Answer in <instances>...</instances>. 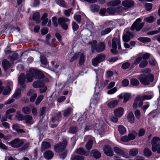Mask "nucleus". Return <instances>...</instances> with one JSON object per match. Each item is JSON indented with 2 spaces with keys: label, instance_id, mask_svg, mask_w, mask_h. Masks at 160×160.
I'll return each instance as SVG.
<instances>
[{
  "label": "nucleus",
  "instance_id": "f3484780",
  "mask_svg": "<svg viewBox=\"0 0 160 160\" xmlns=\"http://www.w3.org/2000/svg\"><path fill=\"white\" fill-rule=\"evenodd\" d=\"M51 146V144L49 142H43L41 145V150L43 152L46 149L49 148Z\"/></svg>",
  "mask_w": 160,
  "mask_h": 160
},
{
  "label": "nucleus",
  "instance_id": "a18cd8bd",
  "mask_svg": "<svg viewBox=\"0 0 160 160\" xmlns=\"http://www.w3.org/2000/svg\"><path fill=\"white\" fill-rule=\"evenodd\" d=\"M20 148V150L21 151L27 150L30 146V142H28L24 144Z\"/></svg>",
  "mask_w": 160,
  "mask_h": 160
},
{
  "label": "nucleus",
  "instance_id": "423d86ee",
  "mask_svg": "<svg viewBox=\"0 0 160 160\" xmlns=\"http://www.w3.org/2000/svg\"><path fill=\"white\" fill-rule=\"evenodd\" d=\"M141 21L142 19L140 18L137 19L131 26L130 28L131 30H133L136 29L137 31H139L141 30L144 25V22H142L139 24Z\"/></svg>",
  "mask_w": 160,
  "mask_h": 160
},
{
  "label": "nucleus",
  "instance_id": "2eb2a0df",
  "mask_svg": "<svg viewBox=\"0 0 160 160\" xmlns=\"http://www.w3.org/2000/svg\"><path fill=\"white\" fill-rule=\"evenodd\" d=\"M123 112V109L122 108H118L114 111L115 116L118 117H121L122 115Z\"/></svg>",
  "mask_w": 160,
  "mask_h": 160
},
{
  "label": "nucleus",
  "instance_id": "c9c22d12",
  "mask_svg": "<svg viewBox=\"0 0 160 160\" xmlns=\"http://www.w3.org/2000/svg\"><path fill=\"white\" fill-rule=\"evenodd\" d=\"M85 61V56L83 53H81L80 55L78 64L80 65H82L84 62Z\"/></svg>",
  "mask_w": 160,
  "mask_h": 160
},
{
  "label": "nucleus",
  "instance_id": "58836bf2",
  "mask_svg": "<svg viewBox=\"0 0 160 160\" xmlns=\"http://www.w3.org/2000/svg\"><path fill=\"white\" fill-rule=\"evenodd\" d=\"M138 40L142 42H150L151 41V39L148 37H140Z\"/></svg>",
  "mask_w": 160,
  "mask_h": 160
},
{
  "label": "nucleus",
  "instance_id": "b1692460",
  "mask_svg": "<svg viewBox=\"0 0 160 160\" xmlns=\"http://www.w3.org/2000/svg\"><path fill=\"white\" fill-rule=\"evenodd\" d=\"M2 65L4 69L5 70H7L8 68L10 67V63L6 59H4L2 61Z\"/></svg>",
  "mask_w": 160,
  "mask_h": 160
},
{
  "label": "nucleus",
  "instance_id": "5fc2aeb1",
  "mask_svg": "<svg viewBox=\"0 0 160 160\" xmlns=\"http://www.w3.org/2000/svg\"><path fill=\"white\" fill-rule=\"evenodd\" d=\"M11 91V88L10 86H8L4 90L3 92V94L4 95H6L9 94Z\"/></svg>",
  "mask_w": 160,
  "mask_h": 160
},
{
  "label": "nucleus",
  "instance_id": "39448f33",
  "mask_svg": "<svg viewBox=\"0 0 160 160\" xmlns=\"http://www.w3.org/2000/svg\"><path fill=\"white\" fill-rule=\"evenodd\" d=\"M24 143V141L23 139L16 138L9 143L11 147L14 148H18L22 146Z\"/></svg>",
  "mask_w": 160,
  "mask_h": 160
},
{
  "label": "nucleus",
  "instance_id": "052dcab7",
  "mask_svg": "<svg viewBox=\"0 0 160 160\" xmlns=\"http://www.w3.org/2000/svg\"><path fill=\"white\" fill-rule=\"evenodd\" d=\"M77 130V128L75 127H71L69 129V133H75Z\"/></svg>",
  "mask_w": 160,
  "mask_h": 160
},
{
  "label": "nucleus",
  "instance_id": "412c9836",
  "mask_svg": "<svg viewBox=\"0 0 160 160\" xmlns=\"http://www.w3.org/2000/svg\"><path fill=\"white\" fill-rule=\"evenodd\" d=\"M24 119L26 123L28 124H32L33 123L32 118L30 115H26L24 116Z\"/></svg>",
  "mask_w": 160,
  "mask_h": 160
},
{
  "label": "nucleus",
  "instance_id": "e433bc0d",
  "mask_svg": "<svg viewBox=\"0 0 160 160\" xmlns=\"http://www.w3.org/2000/svg\"><path fill=\"white\" fill-rule=\"evenodd\" d=\"M121 3V1L120 0H116L112 1L110 2V5L112 6H117Z\"/></svg>",
  "mask_w": 160,
  "mask_h": 160
},
{
  "label": "nucleus",
  "instance_id": "72a5a7b5",
  "mask_svg": "<svg viewBox=\"0 0 160 160\" xmlns=\"http://www.w3.org/2000/svg\"><path fill=\"white\" fill-rule=\"evenodd\" d=\"M21 90L20 89H17L14 94L13 97L16 98H18L20 97L21 95Z\"/></svg>",
  "mask_w": 160,
  "mask_h": 160
},
{
  "label": "nucleus",
  "instance_id": "49530a36",
  "mask_svg": "<svg viewBox=\"0 0 160 160\" xmlns=\"http://www.w3.org/2000/svg\"><path fill=\"white\" fill-rule=\"evenodd\" d=\"M144 21L148 23H152L154 21V18L152 16H150L144 18Z\"/></svg>",
  "mask_w": 160,
  "mask_h": 160
},
{
  "label": "nucleus",
  "instance_id": "f8f14e48",
  "mask_svg": "<svg viewBox=\"0 0 160 160\" xmlns=\"http://www.w3.org/2000/svg\"><path fill=\"white\" fill-rule=\"evenodd\" d=\"M133 37V34L130 32H127L122 37L123 41L125 42H128L131 38Z\"/></svg>",
  "mask_w": 160,
  "mask_h": 160
},
{
  "label": "nucleus",
  "instance_id": "a878e982",
  "mask_svg": "<svg viewBox=\"0 0 160 160\" xmlns=\"http://www.w3.org/2000/svg\"><path fill=\"white\" fill-rule=\"evenodd\" d=\"M91 153L94 157L97 159L99 158L101 156L100 153L96 150H92Z\"/></svg>",
  "mask_w": 160,
  "mask_h": 160
},
{
  "label": "nucleus",
  "instance_id": "6e6d98bb",
  "mask_svg": "<svg viewBox=\"0 0 160 160\" xmlns=\"http://www.w3.org/2000/svg\"><path fill=\"white\" fill-rule=\"evenodd\" d=\"M72 27L73 32L76 31L78 28V25L74 22L72 23Z\"/></svg>",
  "mask_w": 160,
  "mask_h": 160
},
{
  "label": "nucleus",
  "instance_id": "f03ea898",
  "mask_svg": "<svg viewBox=\"0 0 160 160\" xmlns=\"http://www.w3.org/2000/svg\"><path fill=\"white\" fill-rule=\"evenodd\" d=\"M154 77L152 74H142L138 78L140 82L144 85H148L150 82H152L154 80Z\"/></svg>",
  "mask_w": 160,
  "mask_h": 160
},
{
  "label": "nucleus",
  "instance_id": "f257e3e1",
  "mask_svg": "<svg viewBox=\"0 0 160 160\" xmlns=\"http://www.w3.org/2000/svg\"><path fill=\"white\" fill-rule=\"evenodd\" d=\"M44 76L43 74L38 70L34 69H30L29 70V73L26 75L27 82H32L33 80V78L41 79L43 78Z\"/></svg>",
  "mask_w": 160,
  "mask_h": 160
},
{
  "label": "nucleus",
  "instance_id": "e2e57ef3",
  "mask_svg": "<svg viewBox=\"0 0 160 160\" xmlns=\"http://www.w3.org/2000/svg\"><path fill=\"white\" fill-rule=\"evenodd\" d=\"M136 97H139L138 101L139 102L138 103V107L139 108L141 107L143 105V101L144 100L140 95H138Z\"/></svg>",
  "mask_w": 160,
  "mask_h": 160
},
{
  "label": "nucleus",
  "instance_id": "de8ad7c7",
  "mask_svg": "<svg viewBox=\"0 0 160 160\" xmlns=\"http://www.w3.org/2000/svg\"><path fill=\"white\" fill-rule=\"evenodd\" d=\"M131 95L129 93H125L123 96V102L126 103L131 98Z\"/></svg>",
  "mask_w": 160,
  "mask_h": 160
},
{
  "label": "nucleus",
  "instance_id": "4468645a",
  "mask_svg": "<svg viewBox=\"0 0 160 160\" xmlns=\"http://www.w3.org/2000/svg\"><path fill=\"white\" fill-rule=\"evenodd\" d=\"M53 152L50 150L46 151L44 154L45 158L48 160L51 159L53 157Z\"/></svg>",
  "mask_w": 160,
  "mask_h": 160
},
{
  "label": "nucleus",
  "instance_id": "473e14b6",
  "mask_svg": "<svg viewBox=\"0 0 160 160\" xmlns=\"http://www.w3.org/2000/svg\"><path fill=\"white\" fill-rule=\"evenodd\" d=\"M99 9V7L96 4H93L90 7V9L93 12H97Z\"/></svg>",
  "mask_w": 160,
  "mask_h": 160
},
{
  "label": "nucleus",
  "instance_id": "ea45409f",
  "mask_svg": "<svg viewBox=\"0 0 160 160\" xmlns=\"http://www.w3.org/2000/svg\"><path fill=\"white\" fill-rule=\"evenodd\" d=\"M142 59V56H137L133 62V65H137L141 61Z\"/></svg>",
  "mask_w": 160,
  "mask_h": 160
},
{
  "label": "nucleus",
  "instance_id": "4d7b16f0",
  "mask_svg": "<svg viewBox=\"0 0 160 160\" xmlns=\"http://www.w3.org/2000/svg\"><path fill=\"white\" fill-rule=\"evenodd\" d=\"M111 31V29L110 28H108L102 31L101 32V35L102 36L106 34H108Z\"/></svg>",
  "mask_w": 160,
  "mask_h": 160
},
{
  "label": "nucleus",
  "instance_id": "5701e85b",
  "mask_svg": "<svg viewBox=\"0 0 160 160\" xmlns=\"http://www.w3.org/2000/svg\"><path fill=\"white\" fill-rule=\"evenodd\" d=\"M12 129L18 133L24 132L25 131L22 129H20L18 124H14L12 126Z\"/></svg>",
  "mask_w": 160,
  "mask_h": 160
},
{
  "label": "nucleus",
  "instance_id": "bb28decb",
  "mask_svg": "<svg viewBox=\"0 0 160 160\" xmlns=\"http://www.w3.org/2000/svg\"><path fill=\"white\" fill-rule=\"evenodd\" d=\"M128 121L131 123L134 122V117L132 112H130L129 113L128 116Z\"/></svg>",
  "mask_w": 160,
  "mask_h": 160
},
{
  "label": "nucleus",
  "instance_id": "69168bd1",
  "mask_svg": "<svg viewBox=\"0 0 160 160\" xmlns=\"http://www.w3.org/2000/svg\"><path fill=\"white\" fill-rule=\"evenodd\" d=\"M74 18L75 20L78 23H80L81 18V16L79 15H75L74 16Z\"/></svg>",
  "mask_w": 160,
  "mask_h": 160
},
{
  "label": "nucleus",
  "instance_id": "603ef678",
  "mask_svg": "<svg viewBox=\"0 0 160 160\" xmlns=\"http://www.w3.org/2000/svg\"><path fill=\"white\" fill-rule=\"evenodd\" d=\"M142 98L144 100H150L153 97L152 94L150 95H144L141 96Z\"/></svg>",
  "mask_w": 160,
  "mask_h": 160
},
{
  "label": "nucleus",
  "instance_id": "6ab92c4d",
  "mask_svg": "<svg viewBox=\"0 0 160 160\" xmlns=\"http://www.w3.org/2000/svg\"><path fill=\"white\" fill-rule=\"evenodd\" d=\"M26 78V76H25L23 73H21L18 77V82L21 85H23L24 83L25 79Z\"/></svg>",
  "mask_w": 160,
  "mask_h": 160
},
{
  "label": "nucleus",
  "instance_id": "680f3d73",
  "mask_svg": "<svg viewBox=\"0 0 160 160\" xmlns=\"http://www.w3.org/2000/svg\"><path fill=\"white\" fill-rule=\"evenodd\" d=\"M139 98V97H136L135 98L134 102L133 105V108L134 109H136L137 107Z\"/></svg>",
  "mask_w": 160,
  "mask_h": 160
},
{
  "label": "nucleus",
  "instance_id": "c85d7f7f",
  "mask_svg": "<svg viewBox=\"0 0 160 160\" xmlns=\"http://www.w3.org/2000/svg\"><path fill=\"white\" fill-rule=\"evenodd\" d=\"M17 114L16 115L15 118L18 121H21L24 120V116L22 114L20 113L19 111H18L17 112Z\"/></svg>",
  "mask_w": 160,
  "mask_h": 160
},
{
  "label": "nucleus",
  "instance_id": "864d4df0",
  "mask_svg": "<svg viewBox=\"0 0 160 160\" xmlns=\"http://www.w3.org/2000/svg\"><path fill=\"white\" fill-rule=\"evenodd\" d=\"M152 7V4L151 3H146L145 5V8L148 11H150Z\"/></svg>",
  "mask_w": 160,
  "mask_h": 160
},
{
  "label": "nucleus",
  "instance_id": "c756f323",
  "mask_svg": "<svg viewBox=\"0 0 160 160\" xmlns=\"http://www.w3.org/2000/svg\"><path fill=\"white\" fill-rule=\"evenodd\" d=\"M138 153V149L135 148L131 149L129 151V154L131 156H136Z\"/></svg>",
  "mask_w": 160,
  "mask_h": 160
},
{
  "label": "nucleus",
  "instance_id": "3c124183",
  "mask_svg": "<svg viewBox=\"0 0 160 160\" xmlns=\"http://www.w3.org/2000/svg\"><path fill=\"white\" fill-rule=\"evenodd\" d=\"M22 112L25 114H29L31 112L30 108L27 107H25L22 109Z\"/></svg>",
  "mask_w": 160,
  "mask_h": 160
},
{
  "label": "nucleus",
  "instance_id": "1a4fd4ad",
  "mask_svg": "<svg viewBox=\"0 0 160 160\" xmlns=\"http://www.w3.org/2000/svg\"><path fill=\"white\" fill-rule=\"evenodd\" d=\"M112 47L113 48H117L120 49L121 48L120 42L119 39L113 38L112 40Z\"/></svg>",
  "mask_w": 160,
  "mask_h": 160
},
{
  "label": "nucleus",
  "instance_id": "7ed1b4c3",
  "mask_svg": "<svg viewBox=\"0 0 160 160\" xmlns=\"http://www.w3.org/2000/svg\"><path fill=\"white\" fill-rule=\"evenodd\" d=\"M97 41L96 40H93L92 45V50L93 52L96 50L97 52H102L105 48V44L102 42H101L97 45Z\"/></svg>",
  "mask_w": 160,
  "mask_h": 160
},
{
  "label": "nucleus",
  "instance_id": "cd10ccee",
  "mask_svg": "<svg viewBox=\"0 0 160 160\" xmlns=\"http://www.w3.org/2000/svg\"><path fill=\"white\" fill-rule=\"evenodd\" d=\"M72 111V109L71 108H68L66 109L63 113V116L64 117H67L70 115Z\"/></svg>",
  "mask_w": 160,
  "mask_h": 160
},
{
  "label": "nucleus",
  "instance_id": "774afa93",
  "mask_svg": "<svg viewBox=\"0 0 160 160\" xmlns=\"http://www.w3.org/2000/svg\"><path fill=\"white\" fill-rule=\"evenodd\" d=\"M79 53H75L72 58L70 59V62H72L77 59L79 56Z\"/></svg>",
  "mask_w": 160,
  "mask_h": 160
},
{
  "label": "nucleus",
  "instance_id": "393cba45",
  "mask_svg": "<svg viewBox=\"0 0 160 160\" xmlns=\"http://www.w3.org/2000/svg\"><path fill=\"white\" fill-rule=\"evenodd\" d=\"M69 20L68 18L64 17L59 18L58 19V23L59 25H61L63 23H65L66 22H68Z\"/></svg>",
  "mask_w": 160,
  "mask_h": 160
},
{
  "label": "nucleus",
  "instance_id": "9b49d317",
  "mask_svg": "<svg viewBox=\"0 0 160 160\" xmlns=\"http://www.w3.org/2000/svg\"><path fill=\"white\" fill-rule=\"evenodd\" d=\"M134 2L131 0H125L122 1V5L128 8L132 7L134 5Z\"/></svg>",
  "mask_w": 160,
  "mask_h": 160
},
{
  "label": "nucleus",
  "instance_id": "20e7f679",
  "mask_svg": "<svg viewBox=\"0 0 160 160\" xmlns=\"http://www.w3.org/2000/svg\"><path fill=\"white\" fill-rule=\"evenodd\" d=\"M105 58L106 56L104 54H98L96 57L92 59V64L94 67L97 66L99 63L103 62L105 60Z\"/></svg>",
  "mask_w": 160,
  "mask_h": 160
},
{
  "label": "nucleus",
  "instance_id": "6e6552de",
  "mask_svg": "<svg viewBox=\"0 0 160 160\" xmlns=\"http://www.w3.org/2000/svg\"><path fill=\"white\" fill-rule=\"evenodd\" d=\"M160 138L158 137H154L151 141L152 145V151L155 152L157 151L158 147L160 146Z\"/></svg>",
  "mask_w": 160,
  "mask_h": 160
},
{
  "label": "nucleus",
  "instance_id": "8fccbe9b",
  "mask_svg": "<svg viewBox=\"0 0 160 160\" xmlns=\"http://www.w3.org/2000/svg\"><path fill=\"white\" fill-rule=\"evenodd\" d=\"M107 12L110 14L113 15L115 13V9L114 8H109L107 9Z\"/></svg>",
  "mask_w": 160,
  "mask_h": 160
},
{
  "label": "nucleus",
  "instance_id": "dca6fc26",
  "mask_svg": "<svg viewBox=\"0 0 160 160\" xmlns=\"http://www.w3.org/2000/svg\"><path fill=\"white\" fill-rule=\"evenodd\" d=\"M44 84L43 82L40 80L34 82L32 84V86L34 88H41L42 86H43Z\"/></svg>",
  "mask_w": 160,
  "mask_h": 160
},
{
  "label": "nucleus",
  "instance_id": "9d476101",
  "mask_svg": "<svg viewBox=\"0 0 160 160\" xmlns=\"http://www.w3.org/2000/svg\"><path fill=\"white\" fill-rule=\"evenodd\" d=\"M100 94L97 93L94 95V98L91 100L90 103V106L91 107L95 106L99 102V99L100 97Z\"/></svg>",
  "mask_w": 160,
  "mask_h": 160
},
{
  "label": "nucleus",
  "instance_id": "0e129e2a",
  "mask_svg": "<svg viewBox=\"0 0 160 160\" xmlns=\"http://www.w3.org/2000/svg\"><path fill=\"white\" fill-rule=\"evenodd\" d=\"M150 54L148 53H146L143 54L142 56V59H143L144 60H146L148 59L150 57Z\"/></svg>",
  "mask_w": 160,
  "mask_h": 160
},
{
  "label": "nucleus",
  "instance_id": "2f4dec72",
  "mask_svg": "<svg viewBox=\"0 0 160 160\" xmlns=\"http://www.w3.org/2000/svg\"><path fill=\"white\" fill-rule=\"evenodd\" d=\"M56 2L57 4L60 7L63 8L66 7V5L63 0H56Z\"/></svg>",
  "mask_w": 160,
  "mask_h": 160
},
{
  "label": "nucleus",
  "instance_id": "0eeeda50",
  "mask_svg": "<svg viewBox=\"0 0 160 160\" xmlns=\"http://www.w3.org/2000/svg\"><path fill=\"white\" fill-rule=\"evenodd\" d=\"M67 144V141L63 140L62 142L55 145L54 147V149L56 152H61L64 149Z\"/></svg>",
  "mask_w": 160,
  "mask_h": 160
},
{
  "label": "nucleus",
  "instance_id": "7c9ffc66",
  "mask_svg": "<svg viewBox=\"0 0 160 160\" xmlns=\"http://www.w3.org/2000/svg\"><path fill=\"white\" fill-rule=\"evenodd\" d=\"M118 130L121 134L123 135L126 132V130L125 127L122 125L118 126Z\"/></svg>",
  "mask_w": 160,
  "mask_h": 160
},
{
  "label": "nucleus",
  "instance_id": "bf43d9fd",
  "mask_svg": "<svg viewBox=\"0 0 160 160\" xmlns=\"http://www.w3.org/2000/svg\"><path fill=\"white\" fill-rule=\"evenodd\" d=\"M159 31H160V27L158 28V30L152 31L148 32L147 33L148 35H153L155 34H158L159 33Z\"/></svg>",
  "mask_w": 160,
  "mask_h": 160
},
{
  "label": "nucleus",
  "instance_id": "c03bdc74",
  "mask_svg": "<svg viewBox=\"0 0 160 160\" xmlns=\"http://www.w3.org/2000/svg\"><path fill=\"white\" fill-rule=\"evenodd\" d=\"M115 13H117L118 14L122 13L125 10V8H124L121 6L115 8Z\"/></svg>",
  "mask_w": 160,
  "mask_h": 160
},
{
  "label": "nucleus",
  "instance_id": "a211bd4d",
  "mask_svg": "<svg viewBox=\"0 0 160 160\" xmlns=\"http://www.w3.org/2000/svg\"><path fill=\"white\" fill-rule=\"evenodd\" d=\"M40 13L38 12L34 13L33 15V19L37 23H39L41 21Z\"/></svg>",
  "mask_w": 160,
  "mask_h": 160
},
{
  "label": "nucleus",
  "instance_id": "a19ab883",
  "mask_svg": "<svg viewBox=\"0 0 160 160\" xmlns=\"http://www.w3.org/2000/svg\"><path fill=\"white\" fill-rule=\"evenodd\" d=\"M93 142L92 140H89L86 144L85 147L88 150H90L92 148Z\"/></svg>",
  "mask_w": 160,
  "mask_h": 160
},
{
  "label": "nucleus",
  "instance_id": "ddd939ff",
  "mask_svg": "<svg viewBox=\"0 0 160 160\" xmlns=\"http://www.w3.org/2000/svg\"><path fill=\"white\" fill-rule=\"evenodd\" d=\"M103 150L105 153L108 156H111L113 154V151L109 146H106L104 148Z\"/></svg>",
  "mask_w": 160,
  "mask_h": 160
},
{
  "label": "nucleus",
  "instance_id": "4be33fe9",
  "mask_svg": "<svg viewBox=\"0 0 160 160\" xmlns=\"http://www.w3.org/2000/svg\"><path fill=\"white\" fill-rule=\"evenodd\" d=\"M118 103V101L117 100L112 101L108 103V106L110 108H113L117 105Z\"/></svg>",
  "mask_w": 160,
  "mask_h": 160
},
{
  "label": "nucleus",
  "instance_id": "37998d69",
  "mask_svg": "<svg viewBox=\"0 0 160 160\" xmlns=\"http://www.w3.org/2000/svg\"><path fill=\"white\" fill-rule=\"evenodd\" d=\"M144 153L145 156L147 157L150 156L152 154V152L148 148H145L144 150Z\"/></svg>",
  "mask_w": 160,
  "mask_h": 160
},
{
  "label": "nucleus",
  "instance_id": "79ce46f5",
  "mask_svg": "<svg viewBox=\"0 0 160 160\" xmlns=\"http://www.w3.org/2000/svg\"><path fill=\"white\" fill-rule=\"evenodd\" d=\"M148 64V62L147 60H143L139 63V67L142 68L146 67Z\"/></svg>",
  "mask_w": 160,
  "mask_h": 160
},
{
  "label": "nucleus",
  "instance_id": "f704fd0d",
  "mask_svg": "<svg viewBox=\"0 0 160 160\" xmlns=\"http://www.w3.org/2000/svg\"><path fill=\"white\" fill-rule=\"evenodd\" d=\"M75 152L76 153L78 154H81V155H87L88 154H85V151L84 150L83 148H79L78 149H77Z\"/></svg>",
  "mask_w": 160,
  "mask_h": 160
},
{
  "label": "nucleus",
  "instance_id": "338daca9",
  "mask_svg": "<svg viewBox=\"0 0 160 160\" xmlns=\"http://www.w3.org/2000/svg\"><path fill=\"white\" fill-rule=\"evenodd\" d=\"M131 64L129 62H126L122 64V68L123 69H126L128 68L130 66Z\"/></svg>",
  "mask_w": 160,
  "mask_h": 160
},
{
  "label": "nucleus",
  "instance_id": "4c0bfd02",
  "mask_svg": "<svg viewBox=\"0 0 160 160\" xmlns=\"http://www.w3.org/2000/svg\"><path fill=\"white\" fill-rule=\"evenodd\" d=\"M139 83V81L135 78H132L130 80V84L133 86H137Z\"/></svg>",
  "mask_w": 160,
  "mask_h": 160
},
{
  "label": "nucleus",
  "instance_id": "13d9d810",
  "mask_svg": "<svg viewBox=\"0 0 160 160\" xmlns=\"http://www.w3.org/2000/svg\"><path fill=\"white\" fill-rule=\"evenodd\" d=\"M43 98V96L42 95H40L39 96L35 102V104L38 105L39 104Z\"/></svg>",
  "mask_w": 160,
  "mask_h": 160
},
{
  "label": "nucleus",
  "instance_id": "09e8293b",
  "mask_svg": "<svg viewBox=\"0 0 160 160\" xmlns=\"http://www.w3.org/2000/svg\"><path fill=\"white\" fill-rule=\"evenodd\" d=\"M71 159L72 160H83L84 157L78 155H74L72 157Z\"/></svg>",
  "mask_w": 160,
  "mask_h": 160
},
{
  "label": "nucleus",
  "instance_id": "aec40b11",
  "mask_svg": "<svg viewBox=\"0 0 160 160\" xmlns=\"http://www.w3.org/2000/svg\"><path fill=\"white\" fill-rule=\"evenodd\" d=\"M113 150L117 154L119 155H123V157L126 158H127V157L125 156L124 152L122 149L118 148V147H116L114 148Z\"/></svg>",
  "mask_w": 160,
  "mask_h": 160
}]
</instances>
